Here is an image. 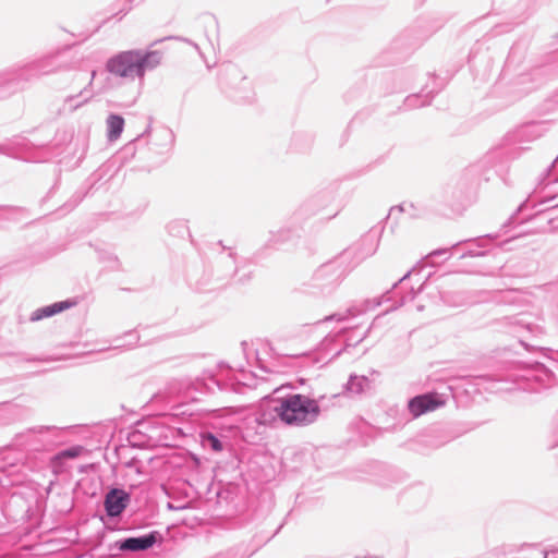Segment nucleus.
Masks as SVG:
<instances>
[{
    "label": "nucleus",
    "mask_w": 558,
    "mask_h": 558,
    "mask_svg": "<svg viewBox=\"0 0 558 558\" xmlns=\"http://www.w3.org/2000/svg\"><path fill=\"white\" fill-rule=\"evenodd\" d=\"M162 60L157 50L132 49L111 56L105 64L106 71L123 81H143L147 71L156 69Z\"/></svg>",
    "instance_id": "1"
},
{
    "label": "nucleus",
    "mask_w": 558,
    "mask_h": 558,
    "mask_svg": "<svg viewBox=\"0 0 558 558\" xmlns=\"http://www.w3.org/2000/svg\"><path fill=\"white\" fill-rule=\"evenodd\" d=\"M272 411L287 425L306 426L318 418L320 407L316 400L298 393L274 401Z\"/></svg>",
    "instance_id": "2"
},
{
    "label": "nucleus",
    "mask_w": 558,
    "mask_h": 558,
    "mask_svg": "<svg viewBox=\"0 0 558 558\" xmlns=\"http://www.w3.org/2000/svg\"><path fill=\"white\" fill-rule=\"evenodd\" d=\"M378 373L373 371L371 376L364 375H351L347 381L344 388L345 391L351 395H362L371 391L375 386V377Z\"/></svg>",
    "instance_id": "3"
},
{
    "label": "nucleus",
    "mask_w": 558,
    "mask_h": 558,
    "mask_svg": "<svg viewBox=\"0 0 558 558\" xmlns=\"http://www.w3.org/2000/svg\"><path fill=\"white\" fill-rule=\"evenodd\" d=\"M129 502V496L121 489L110 490L105 499V508L110 517H117L122 513Z\"/></svg>",
    "instance_id": "4"
},
{
    "label": "nucleus",
    "mask_w": 558,
    "mask_h": 558,
    "mask_svg": "<svg viewBox=\"0 0 558 558\" xmlns=\"http://www.w3.org/2000/svg\"><path fill=\"white\" fill-rule=\"evenodd\" d=\"M156 542L154 534L140 537H130L121 542L120 549L130 551H140L150 548Z\"/></svg>",
    "instance_id": "5"
},
{
    "label": "nucleus",
    "mask_w": 558,
    "mask_h": 558,
    "mask_svg": "<svg viewBox=\"0 0 558 558\" xmlns=\"http://www.w3.org/2000/svg\"><path fill=\"white\" fill-rule=\"evenodd\" d=\"M71 306H72V303L69 302V301L57 302V303H53L51 305H47L45 307L36 310L32 314L31 319L33 322H37V320H40V319H43L45 317H50V316H53V315H56L58 313H61L62 311L68 310Z\"/></svg>",
    "instance_id": "6"
},
{
    "label": "nucleus",
    "mask_w": 558,
    "mask_h": 558,
    "mask_svg": "<svg viewBox=\"0 0 558 558\" xmlns=\"http://www.w3.org/2000/svg\"><path fill=\"white\" fill-rule=\"evenodd\" d=\"M446 404V399L437 393L429 392L421 396V414L432 412Z\"/></svg>",
    "instance_id": "7"
},
{
    "label": "nucleus",
    "mask_w": 558,
    "mask_h": 558,
    "mask_svg": "<svg viewBox=\"0 0 558 558\" xmlns=\"http://www.w3.org/2000/svg\"><path fill=\"white\" fill-rule=\"evenodd\" d=\"M107 137L110 142L117 141L124 129V119L119 114H110L106 121Z\"/></svg>",
    "instance_id": "8"
},
{
    "label": "nucleus",
    "mask_w": 558,
    "mask_h": 558,
    "mask_svg": "<svg viewBox=\"0 0 558 558\" xmlns=\"http://www.w3.org/2000/svg\"><path fill=\"white\" fill-rule=\"evenodd\" d=\"M203 446L210 447L214 451H221L223 449L220 440L213 434H207L203 437Z\"/></svg>",
    "instance_id": "9"
},
{
    "label": "nucleus",
    "mask_w": 558,
    "mask_h": 558,
    "mask_svg": "<svg viewBox=\"0 0 558 558\" xmlns=\"http://www.w3.org/2000/svg\"><path fill=\"white\" fill-rule=\"evenodd\" d=\"M408 211L411 216L413 215V206L408 203H402L399 206L392 207L389 213V217H395L400 213Z\"/></svg>",
    "instance_id": "10"
},
{
    "label": "nucleus",
    "mask_w": 558,
    "mask_h": 558,
    "mask_svg": "<svg viewBox=\"0 0 558 558\" xmlns=\"http://www.w3.org/2000/svg\"><path fill=\"white\" fill-rule=\"evenodd\" d=\"M409 410H410V412L412 413V415H413L414 417H417V416H418V396L413 397V398L409 401Z\"/></svg>",
    "instance_id": "11"
},
{
    "label": "nucleus",
    "mask_w": 558,
    "mask_h": 558,
    "mask_svg": "<svg viewBox=\"0 0 558 558\" xmlns=\"http://www.w3.org/2000/svg\"><path fill=\"white\" fill-rule=\"evenodd\" d=\"M331 319H337L338 322H340L343 319V317L339 316V315H332V316L326 317V320H331Z\"/></svg>",
    "instance_id": "12"
},
{
    "label": "nucleus",
    "mask_w": 558,
    "mask_h": 558,
    "mask_svg": "<svg viewBox=\"0 0 558 558\" xmlns=\"http://www.w3.org/2000/svg\"><path fill=\"white\" fill-rule=\"evenodd\" d=\"M95 76H96V71H93V72H92L90 81H93V80L95 78Z\"/></svg>",
    "instance_id": "13"
},
{
    "label": "nucleus",
    "mask_w": 558,
    "mask_h": 558,
    "mask_svg": "<svg viewBox=\"0 0 558 558\" xmlns=\"http://www.w3.org/2000/svg\"><path fill=\"white\" fill-rule=\"evenodd\" d=\"M556 37L558 38V33L556 34Z\"/></svg>",
    "instance_id": "14"
}]
</instances>
